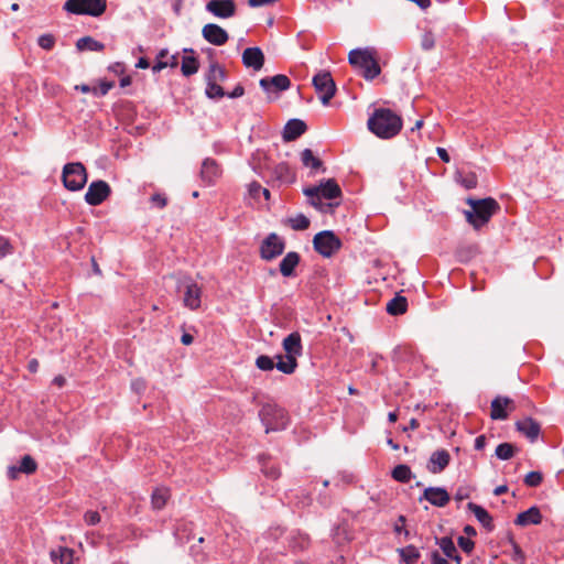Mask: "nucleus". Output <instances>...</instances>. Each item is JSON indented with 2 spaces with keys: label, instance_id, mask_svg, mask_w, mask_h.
<instances>
[{
  "label": "nucleus",
  "instance_id": "b1692460",
  "mask_svg": "<svg viewBox=\"0 0 564 564\" xmlns=\"http://www.w3.org/2000/svg\"><path fill=\"white\" fill-rule=\"evenodd\" d=\"M513 401L507 397H496L491 401L490 417L492 420H506L508 417L507 406L512 405Z\"/></svg>",
  "mask_w": 564,
  "mask_h": 564
},
{
  "label": "nucleus",
  "instance_id": "09e8293b",
  "mask_svg": "<svg viewBox=\"0 0 564 564\" xmlns=\"http://www.w3.org/2000/svg\"><path fill=\"white\" fill-rule=\"evenodd\" d=\"M95 97L106 96V77L99 78L97 85H90V91Z\"/></svg>",
  "mask_w": 564,
  "mask_h": 564
},
{
  "label": "nucleus",
  "instance_id": "8fccbe9b",
  "mask_svg": "<svg viewBox=\"0 0 564 564\" xmlns=\"http://www.w3.org/2000/svg\"><path fill=\"white\" fill-rule=\"evenodd\" d=\"M13 252V247L8 238L0 235V259L11 254Z\"/></svg>",
  "mask_w": 564,
  "mask_h": 564
},
{
  "label": "nucleus",
  "instance_id": "7ed1b4c3",
  "mask_svg": "<svg viewBox=\"0 0 564 564\" xmlns=\"http://www.w3.org/2000/svg\"><path fill=\"white\" fill-rule=\"evenodd\" d=\"M467 204L471 206V210H466L467 221L475 228L479 229L486 225L491 216L499 209V204L491 197L482 199L468 198Z\"/></svg>",
  "mask_w": 564,
  "mask_h": 564
},
{
  "label": "nucleus",
  "instance_id": "6ab92c4d",
  "mask_svg": "<svg viewBox=\"0 0 564 564\" xmlns=\"http://www.w3.org/2000/svg\"><path fill=\"white\" fill-rule=\"evenodd\" d=\"M221 169L216 160L206 158L202 163L200 178L206 185H213L220 177Z\"/></svg>",
  "mask_w": 564,
  "mask_h": 564
},
{
  "label": "nucleus",
  "instance_id": "20e7f679",
  "mask_svg": "<svg viewBox=\"0 0 564 564\" xmlns=\"http://www.w3.org/2000/svg\"><path fill=\"white\" fill-rule=\"evenodd\" d=\"M303 193L311 198V204L321 212H326L333 206V204H323L321 198L335 199L341 196V189L334 178H328L318 186L306 187Z\"/></svg>",
  "mask_w": 564,
  "mask_h": 564
},
{
  "label": "nucleus",
  "instance_id": "ea45409f",
  "mask_svg": "<svg viewBox=\"0 0 564 564\" xmlns=\"http://www.w3.org/2000/svg\"><path fill=\"white\" fill-rule=\"evenodd\" d=\"M169 499V492L165 488H156L151 496V502L154 509H162Z\"/></svg>",
  "mask_w": 564,
  "mask_h": 564
},
{
  "label": "nucleus",
  "instance_id": "3c124183",
  "mask_svg": "<svg viewBox=\"0 0 564 564\" xmlns=\"http://www.w3.org/2000/svg\"><path fill=\"white\" fill-rule=\"evenodd\" d=\"M457 542L459 547L467 554L471 553L475 547L474 541L465 536H459Z\"/></svg>",
  "mask_w": 564,
  "mask_h": 564
},
{
  "label": "nucleus",
  "instance_id": "c9c22d12",
  "mask_svg": "<svg viewBox=\"0 0 564 564\" xmlns=\"http://www.w3.org/2000/svg\"><path fill=\"white\" fill-rule=\"evenodd\" d=\"M50 555L52 562L55 564H70L73 561V551L68 547L52 550Z\"/></svg>",
  "mask_w": 564,
  "mask_h": 564
},
{
  "label": "nucleus",
  "instance_id": "338daca9",
  "mask_svg": "<svg viewBox=\"0 0 564 564\" xmlns=\"http://www.w3.org/2000/svg\"><path fill=\"white\" fill-rule=\"evenodd\" d=\"M166 67H167V62L156 59L154 65L152 66V72L154 74L160 73L162 69H164Z\"/></svg>",
  "mask_w": 564,
  "mask_h": 564
},
{
  "label": "nucleus",
  "instance_id": "423d86ee",
  "mask_svg": "<svg viewBox=\"0 0 564 564\" xmlns=\"http://www.w3.org/2000/svg\"><path fill=\"white\" fill-rule=\"evenodd\" d=\"M87 171L80 162H69L63 166L62 182L66 189L78 192L84 188L87 183Z\"/></svg>",
  "mask_w": 564,
  "mask_h": 564
},
{
  "label": "nucleus",
  "instance_id": "680f3d73",
  "mask_svg": "<svg viewBox=\"0 0 564 564\" xmlns=\"http://www.w3.org/2000/svg\"><path fill=\"white\" fill-rule=\"evenodd\" d=\"M463 185H464L466 188H468V189L476 187V185H477V178H476V176H475L474 174H471V175H469V176L465 177V178L463 180Z\"/></svg>",
  "mask_w": 564,
  "mask_h": 564
},
{
  "label": "nucleus",
  "instance_id": "9d476101",
  "mask_svg": "<svg viewBox=\"0 0 564 564\" xmlns=\"http://www.w3.org/2000/svg\"><path fill=\"white\" fill-rule=\"evenodd\" d=\"M269 180L267 181L271 186L290 185L296 181L294 170L286 162H280L273 166H267Z\"/></svg>",
  "mask_w": 564,
  "mask_h": 564
},
{
  "label": "nucleus",
  "instance_id": "7c9ffc66",
  "mask_svg": "<svg viewBox=\"0 0 564 564\" xmlns=\"http://www.w3.org/2000/svg\"><path fill=\"white\" fill-rule=\"evenodd\" d=\"M276 358L278 362L275 364L274 367H276V369L282 373L292 375L296 370L297 360L294 358V356L278 355Z\"/></svg>",
  "mask_w": 564,
  "mask_h": 564
},
{
  "label": "nucleus",
  "instance_id": "473e14b6",
  "mask_svg": "<svg viewBox=\"0 0 564 564\" xmlns=\"http://www.w3.org/2000/svg\"><path fill=\"white\" fill-rule=\"evenodd\" d=\"M408 301L406 297L402 295H397L391 299L387 304V312L390 315L397 316L406 312Z\"/></svg>",
  "mask_w": 564,
  "mask_h": 564
},
{
  "label": "nucleus",
  "instance_id": "6e6552de",
  "mask_svg": "<svg viewBox=\"0 0 564 564\" xmlns=\"http://www.w3.org/2000/svg\"><path fill=\"white\" fill-rule=\"evenodd\" d=\"M341 246V240L332 230H323L313 238L314 250L324 258L333 257Z\"/></svg>",
  "mask_w": 564,
  "mask_h": 564
},
{
  "label": "nucleus",
  "instance_id": "13d9d810",
  "mask_svg": "<svg viewBox=\"0 0 564 564\" xmlns=\"http://www.w3.org/2000/svg\"><path fill=\"white\" fill-rule=\"evenodd\" d=\"M131 388L137 393H141V392H143L145 390L147 384H145V381L143 379H135V380H133L131 382Z\"/></svg>",
  "mask_w": 564,
  "mask_h": 564
},
{
  "label": "nucleus",
  "instance_id": "5fc2aeb1",
  "mask_svg": "<svg viewBox=\"0 0 564 564\" xmlns=\"http://www.w3.org/2000/svg\"><path fill=\"white\" fill-rule=\"evenodd\" d=\"M151 202H152L153 205H155L160 209L164 208L166 206V204H167L166 197L164 195H162V194H159V193L153 194L151 196Z\"/></svg>",
  "mask_w": 564,
  "mask_h": 564
},
{
  "label": "nucleus",
  "instance_id": "39448f33",
  "mask_svg": "<svg viewBox=\"0 0 564 564\" xmlns=\"http://www.w3.org/2000/svg\"><path fill=\"white\" fill-rule=\"evenodd\" d=\"M259 417L265 427V433L285 430L290 419L288 412L275 403H265L259 411Z\"/></svg>",
  "mask_w": 564,
  "mask_h": 564
},
{
  "label": "nucleus",
  "instance_id": "dca6fc26",
  "mask_svg": "<svg viewBox=\"0 0 564 564\" xmlns=\"http://www.w3.org/2000/svg\"><path fill=\"white\" fill-rule=\"evenodd\" d=\"M202 35L208 43L216 46L226 44L229 39L227 31L215 23L204 25Z\"/></svg>",
  "mask_w": 564,
  "mask_h": 564
},
{
  "label": "nucleus",
  "instance_id": "49530a36",
  "mask_svg": "<svg viewBox=\"0 0 564 564\" xmlns=\"http://www.w3.org/2000/svg\"><path fill=\"white\" fill-rule=\"evenodd\" d=\"M256 366L263 371H270L274 368L275 364L273 359L267 355H260L256 359Z\"/></svg>",
  "mask_w": 564,
  "mask_h": 564
},
{
  "label": "nucleus",
  "instance_id": "69168bd1",
  "mask_svg": "<svg viewBox=\"0 0 564 564\" xmlns=\"http://www.w3.org/2000/svg\"><path fill=\"white\" fill-rule=\"evenodd\" d=\"M436 153L438 155V158L445 162V163H448L451 161V158H449V154L448 152L446 151V149L444 148H437L436 149Z\"/></svg>",
  "mask_w": 564,
  "mask_h": 564
},
{
  "label": "nucleus",
  "instance_id": "603ef678",
  "mask_svg": "<svg viewBox=\"0 0 564 564\" xmlns=\"http://www.w3.org/2000/svg\"><path fill=\"white\" fill-rule=\"evenodd\" d=\"M84 520L88 525H95L100 521V514L98 511L88 510L84 514Z\"/></svg>",
  "mask_w": 564,
  "mask_h": 564
},
{
  "label": "nucleus",
  "instance_id": "ddd939ff",
  "mask_svg": "<svg viewBox=\"0 0 564 564\" xmlns=\"http://www.w3.org/2000/svg\"><path fill=\"white\" fill-rule=\"evenodd\" d=\"M426 500L432 506L443 508L451 501V496L444 487H426L419 501Z\"/></svg>",
  "mask_w": 564,
  "mask_h": 564
},
{
  "label": "nucleus",
  "instance_id": "a19ab883",
  "mask_svg": "<svg viewBox=\"0 0 564 564\" xmlns=\"http://www.w3.org/2000/svg\"><path fill=\"white\" fill-rule=\"evenodd\" d=\"M514 451L511 443H501L496 447V456L501 460H508L513 457Z\"/></svg>",
  "mask_w": 564,
  "mask_h": 564
},
{
  "label": "nucleus",
  "instance_id": "37998d69",
  "mask_svg": "<svg viewBox=\"0 0 564 564\" xmlns=\"http://www.w3.org/2000/svg\"><path fill=\"white\" fill-rule=\"evenodd\" d=\"M436 544L441 547V550L443 551L445 556L448 558L452 555H454V553L457 551L452 538H449V536H443L441 539H436Z\"/></svg>",
  "mask_w": 564,
  "mask_h": 564
},
{
  "label": "nucleus",
  "instance_id": "4c0bfd02",
  "mask_svg": "<svg viewBox=\"0 0 564 564\" xmlns=\"http://www.w3.org/2000/svg\"><path fill=\"white\" fill-rule=\"evenodd\" d=\"M398 552L405 564H414L421 556L419 549L414 545H406L399 549Z\"/></svg>",
  "mask_w": 564,
  "mask_h": 564
},
{
  "label": "nucleus",
  "instance_id": "2f4dec72",
  "mask_svg": "<svg viewBox=\"0 0 564 564\" xmlns=\"http://www.w3.org/2000/svg\"><path fill=\"white\" fill-rule=\"evenodd\" d=\"M261 471L267 478L278 479L281 475L279 466L265 455H260Z\"/></svg>",
  "mask_w": 564,
  "mask_h": 564
},
{
  "label": "nucleus",
  "instance_id": "c85d7f7f",
  "mask_svg": "<svg viewBox=\"0 0 564 564\" xmlns=\"http://www.w3.org/2000/svg\"><path fill=\"white\" fill-rule=\"evenodd\" d=\"M184 53H189L191 55L183 56L181 72L185 77H189L198 72L199 62L194 55L195 52L193 48H184Z\"/></svg>",
  "mask_w": 564,
  "mask_h": 564
},
{
  "label": "nucleus",
  "instance_id": "f704fd0d",
  "mask_svg": "<svg viewBox=\"0 0 564 564\" xmlns=\"http://www.w3.org/2000/svg\"><path fill=\"white\" fill-rule=\"evenodd\" d=\"M76 47L79 51L100 52L104 51L105 45L104 43L96 41L91 36H84L76 42Z\"/></svg>",
  "mask_w": 564,
  "mask_h": 564
},
{
  "label": "nucleus",
  "instance_id": "0eeeda50",
  "mask_svg": "<svg viewBox=\"0 0 564 564\" xmlns=\"http://www.w3.org/2000/svg\"><path fill=\"white\" fill-rule=\"evenodd\" d=\"M63 9L76 15L99 17L106 11V0H67Z\"/></svg>",
  "mask_w": 564,
  "mask_h": 564
},
{
  "label": "nucleus",
  "instance_id": "1a4fd4ad",
  "mask_svg": "<svg viewBox=\"0 0 564 564\" xmlns=\"http://www.w3.org/2000/svg\"><path fill=\"white\" fill-rule=\"evenodd\" d=\"M312 83L322 104L327 106L337 90L332 74L328 70H319L314 75Z\"/></svg>",
  "mask_w": 564,
  "mask_h": 564
},
{
  "label": "nucleus",
  "instance_id": "5701e85b",
  "mask_svg": "<svg viewBox=\"0 0 564 564\" xmlns=\"http://www.w3.org/2000/svg\"><path fill=\"white\" fill-rule=\"evenodd\" d=\"M301 256L296 251L288 252L280 261L279 271L284 278L295 275V269L300 264Z\"/></svg>",
  "mask_w": 564,
  "mask_h": 564
},
{
  "label": "nucleus",
  "instance_id": "f8f14e48",
  "mask_svg": "<svg viewBox=\"0 0 564 564\" xmlns=\"http://www.w3.org/2000/svg\"><path fill=\"white\" fill-rule=\"evenodd\" d=\"M205 9L216 18L229 19L236 14L237 7L234 0H210Z\"/></svg>",
  "mask_w": 564,
  "mask_h": 564
},
{
  "label": "nucleus",
  "instance_id": "f257e3e1",
  "mask_svg": "<svg viewBox=\"0 0 564 564\" xmlns=\"http://www.w3.org/2000/svg\"><path fill=\"white\" fill-rule=\"evenodd\" d=\"M402 118L389 108L375 109L367 121V127L377 138L389 140L398 135L402 129Z\"/></svg>",
  "mask_w": 564,
  "mask_h": 564
},
{
  "label": "nucleus",
  "instance_id": "4468645a",
  "mask_svg": "<svg viewBox=\"0 0 564 564\" xmlns=\"http://www.w3.org/2000/svg\"><path fill=\"white\" fill-rule=\"evenodd\" d=\"M202 288L193 280L185 282L183 304L185 307L196 311L200 307L202 303Z\"/></svg>",
  "mask_w": 564,
  "mask_h": 564
},
{
  "label": "nucleus",
  "instance_id": "aec40b11",
  "mask_svg": "<svg viewBox=\"0 0 564 564\" xmlns=\"http://www.w3.org/2000/svg\"><path fill=\"white\" fill-rule=\"evenodd\" d=\"M449 453L446 449H437L430 456L426 468L432 474H440L449 465Z\"/></svg>",
  "mask_w": 564,
  "mask_h": 564
},
{
  "label": "nucleus",
  "instance_id": "052dcab7",
  "mask_svg": "<svg viewBox=\"0 0 564 564\" xmlns=\"http://www.w3.org/2000/svg\"><path fill=\"white\" fill-rule=\"evenodd\" d=\"M431 564H449L448 561L440 555L437 551L431 554Z\"/></svg>",
  "mask_w": 564,
  "mask_h": 564
},
{
  "label": "nucleus",
  "instance_id": "de8ad7c7",
  "mask_svg": "<svg viewBox=\"0 0 564 564\" xmlns=\"http://www.w3.org/2000/svg\"><path fill=\"white\" fill-rule=\"evenodd\" d=\"M543 476L540 471H530L524 478V484L529 487H538L541 485Z\"/></svg>",
  "mask_w": 564,
  "mask_h": 564
},
{
  "label": "nucleus",
  "instance_id": "9b49d317",
  "mask_svg": "<svg viewBox=\"0 0 564 564\" xmlns=\"http://www.w3.org/2000/svg\"><path fill=\"white\" fill-rule=\"evenodd\" d=\"M285 250V240L275 232L269 234L259 248L260 258L264 261H272L280 257Z\"/></svg>",
  "mask_w": 564,
  "mask_h": 564
},
{
  "label": "nucleus",
  "instance_id": "e2e57ef3",
  "mask_svg": "<svg viewBox=\"0 0 564 564\" xmlns=\"http://www.w3.org/2000/svg\"><path fill=\"white\" fill-rule=\"evenodd\" d=\"M487 440L485 435H479L475 440V449L482 451L486 447Z\"/></svg>",
  "mask_w": 564,
  "mask_h": 564
},
{
  "label": "nucleus",
  "instance_id": "4be33fe9",
  "mask_svg": "<svg viewBox=\"0 0 564 564\" xmlns=\"http://www.w3.org/2000/svg\"><path fill=\"white\" fill-rule=\"evenodd\" d=\"M306 129V123L303 120L290 119L284 126L282 138L285 142L294 141L300 138Z\"/></svg>",
  "mask_w": 564,
  "mask_h": 564
},
{
  "label": "nucleus",
  "instance_id": "79ce46f5",
  "mask_svg": "<svg viewBox=\"0 0 564 564\" xmlns=\"http://www.w3.org/2000/svg\"><path fill=\"white\" fill-rule=\"evenodd\" d=\"M205 95L209 99H219L226 96V93L218 83L206 82Z\"/></svg>",
  "mask_w": 564,
  "mask_h": 564
},
{
  "label": "nucleus",
  "instance_id": "c03bdc74",
  "mask_svg": "<svg viewBox=\"0 0 564 564\" xmlns=\"http://www.w3.org/2000/svg\"><path fill=\"white\" fill-rule=\"evenodd\" d=\"M289 223L293 230H305L310 227V219L303 214L290 218Z\"/></svg>",
  "mask_w": 564,
  "mask_h": 564
},
{
  "label": "nucleus",
  "instance_id": "f3484780",
  "mask_svg": "<svg viewBox=\"0 0 564 564\" xmlns=\"http://www.w3.org/2000/svg\"><path fill=\"white\" fill-rule=\"evenodd\" d=\"M106 200V181L98 180L90 183L85 194V202L90 206H98Z\"/></svg>",
  "mask_w": 564,
  "mask_h": 564
},
{
  "label": "nucleus",
  "instance_id": "72a5a7b5",
  "mask_svg": "<svg viewBox=\"0 0 564 564\" xmlns=\"http://www.w3.org/2000/svg\"><path fill=\"white\" fill-rule=\"evenodd\" d=\"M226 78V69L217 62H212L206 74V82L218 83L224 82Z\"/></svg>",
  "mask_w": 564,
  "mask_h": 564
},
{
  "label": "nucleus",
  "instance_id": "4d7b16f0",
  "mask_svg": "<svg viewBox=\"0 0 564 564\" xmlns=\"http://www.w3.org/2000/svg\"><path fill=\"white\" fill-rule=\"evenodd\" d=\"M469 498V490L468 488L466 487H459L457 488L455 495H454V499L457 500V501H463L465 499H468Z\"/></svg>",
  "mask_w": 564,
  "mask_h": 564
},
{
  "label": "nucleus",
  "instance_id": "c756f323",
  "mask_svg": "<svg viewBox=\"0 0 564 564\" xmlns=\"http://www.w3.org/2000/svg\"><path fill=\"white\" fill-rule=\"evenodd\" d=\"M288 541L292 551L306 550L311 543L310 536L301 531H292L288 536Z\"/></svg>",
  "mask_w": 564,
  "mask_h": 564
},
{
  "label": "nucleus",
  "instance_id": "a211bd4d",
  "mask_svg": "<svg viewBox=\"0 0 564 564\" xmlns=\"http://www.w3.org/2000/svg\"><path fill=\"white\" fill-rule=\"evenodd\" d=\"M260 87L267 91H283L290 88L291 80L286 75L278 74L272 77H263L259 82Z\"/></svg>",
  "mask_w": 564,
  "mask_h": 564
},
{
  "label": "nucleus",
  "instance_id": "774afa93",
  "mask_svg": "<svg viewBox=\"0 0 564 564\" xmlns=\"http://www.w3.org/2000/svg\"><path fill=\"white\" fill-rule=\"evenodd\" d=\"M39 367H40V362L37 359L32 358L31 360H29L28 370L31 373H35L39 370Z\"/></svg>",
  "mask_w": 564,
  "mask_h": 564
},
{
  "label": "nucleus",
  "instance_id": "bb28decb",
  "mask_svg": "<svg viewBox=\"0 0 564 564\" xmlns=\"http://www.w3.org/2000/svg\"><path fill=\"white\" fill-rule=\"evenodd\" d=\"M283 349L285 350L288 356H294L296 359L297 356L302 355L303 346L301 335L297 332H293L289 334L282 343Z\"/></svg>",
  "mask_w": 564,
  "mask_h": 564
},
{
  "label": "nucleus",
  "instance_id": "a878e982",
  "mask_svg": "<svg viewBox=\"0 0 564 564\" xmlns=\"http://www.w3.org/2000/svg\"><path fill=\"white\" fill-rule=\"evenodd\" d=\"M517 430L527 436L531 442H534L540 434V424L532 417H525L516 423Z\"/></svg>",
  "mask_w": 564,
  "mask_h": 564
},
{
  "label": "nucleus",
  "instance_id": "0e129e2a",
  "mask_svg": "<svg viewBox=\"0 0 564 564\" xmlns=\"http://www.w3.org/2000/svg\"><path fill=\"white\" fill-rule=\"evenodd\" d=\"M351 481H352V475L343 474L340 477V481L339 480L335 481L334 486L339 488L341 485H347V484H350Z\"/></svg>",
  "mask_w": 564,
  "mask_h": 564
},
{
  "label": "nucleus",
  "instance_id": "58836bf2",
  "mask_svg": "<svg viewBox=\"0 0 564 564\" xmlns=\"http://www.w3.org/2000/svg\"><path fill=\"white\" fill-rule=\"evenodd\" d=\"M412 477V470L408 465L400 464L392 469V478L399 482L408 484Z\"/></svg>",
  "mask_w": 564,
  "mask_h": 564
},
{
  "label": "nucleus",
  "instance_id": "f03ea898",
  "mask_svg": "<svg viewBox=\"0 0 564 564\" xmlns=\"http://www.w3.org/2000/svg\"><path fill=\"white\" fill-rule=\"evenodd\" d=\"M348 62L366 80H372L381 73L377 51L373 47L351 50L348 54Z\"/></svg>",
  "mask_w": 564,
  "mask_h": 564
},
{
  "label": "nucleus",
  "instance_id": "393cba45",
  "mask_svg": "<svg viewBox=\"0 0 564 564\" xmlns=\"http://www.w3.org/2000/svg\"><path fill=\"white\" fill-rule=\"evenodd\" d=\"M542 513L536 506L529 508L528 510L520 512L514 523L520 527H527L530 524H540L542 522Z\"/></svg>",
  "mask_w": 564,
  "mask_h": 564
},
{
  "label": "nucleus",
  "instance_id": "864d4df0",
  "mask_svg": "<svg viewBox=\"0 0 564 564\" xmlns=\"http://www.w3.org/2000/svg\"><path fill=\"white\" fill-rule=\"evenodd\" d=\"M262 191V186L258 182H251L248 186L250 197L258 199Z\"/></svg>",
  "mask_w": 564,
  "mask_h": 564
},
{
  "label": "nucleus",
  "instance_id": "6e6d98bb",
  "mask_svg": "<svg viewBox=\"0 0 564 564\" xmlns=\"http://www.w3.org/2000/svg\"><path fill=\"white\" fill-rule=\"evenodd\" d=\"M435 45L434 36L432 33H425L422 39V47L426 51L433 48Z\"/></svg>",
  "mask_w": 564,
  "mask_h": 564
},
{
  "label": "nucleus",
  "instance_id": "cd10ccee",
  "mask_svg": "<svg viewBox=\"0 0 564 564\" xmlns=\"http://www.w3.org/2000/svg\"><path fill=\"white\" fill-rule=\"evenodd\" d=\"M467 508L475 514L476 519L488 532L494 531L495 525L492 522V517L484 507L476 505L474 502H469L467 505Z\"/></svg>",
  "mask_w": 564,
  "mask_h": 564
},
{
  "label": "nucleus",
  "instance_id": "412c9836",
  "mask_svg": "<svg viewBox=\"0 0 564 564\" xmlns=\"http://www.w3.org/2000/svg\"><path fill=\"white\" fill-rule=\"evenodd\" d=\"M242 64L254 70H260L264 65V54L258 46L248 47L242 53Z\"/></svg>",
  "mask_w": 564,
  "mask_h": 564
},
{
  "label": "nucleus",
  "instance_id": "e433bc0d",
  "mask_svg": "<svg viewBox=\"0 0 564 564\" xmlns=\"http://www.w3.org/2000/svg\"><path fill=\"white\" fill-rule=\"evenodd\" d=\"M301 161L305 167L317 171L322 167L323 162L319 158L315 156L311 149H304L301 153Z\"/></svg>",
  "mask_w": 564,
  "mask_h": 564
},
{
  "label": "nucleus",
  "instance_id": "bf43d9fd",
  "mask_svg": "<svg viewBox=\"0 0 564 564\" xmlns=\"http://www.w3.org/2000/svg\"><path fill=\"white\" fill-rule=\"evenodd\" d=\"M245 88L241 84H238L230 93L226 94L229 98H239L243 96Z\"/></svg>",
  "mask_w": 564,
  "mask_h": 564
},
{
  "label": "nucleus",
  "instance_id": "a18cd8bd",
  "mask_svg": "<svg viewBox=\"0 0 564 564\" xmlns=\"http://www.w3.org/2000/svg\"><path fill=\"white\" fill-rule=\"evenodd\" d=\"M55 43H56V39L53 34H42L39 36L37 39V44L41 48L45 50V51H51L54 48L55 46Z\"/></svg>",
  "mask_w": 564,
  "mask_h": 564
},
{
  "label": "nucleus",
  "instance_id": "2eb2a0df",
  "mask_svg": "<svg viewBox=\"0 0 564 564\" xmlns=\"http://www.w3.org/2000/svg\"><path fill=\"white\" fill-rule=\"evenodd\" d=\"M37 470L36 460L29 454L24 455L19 465H10L7 470V476L11 480H15L19 474L32 475Z\"/></svg>",
  "mask_w": 564,
  "mask_h": 564
}]
</instances>
